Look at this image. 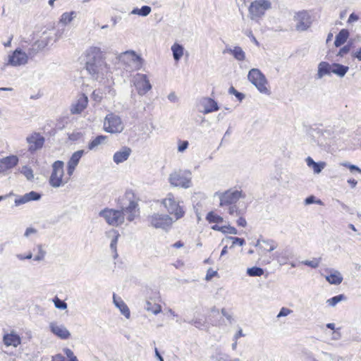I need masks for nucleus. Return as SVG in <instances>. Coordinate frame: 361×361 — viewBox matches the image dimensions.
<instances>
[{"instance_id": "f257e3e1", "label": "nucleus", "mask_w": 361, "mask_h": 361, "mask_svg": "<svg viewBox=\"0 0 361 361\" xmlns=\"http://www.w3.org/2000/svg\"><path fill=\"white\" fill-rule=\"evenodd\" d=\"M121 201L120 210L106 208L99 212V216L108 224L118 226L124 222L125 216L128 221H133L139 215L138 204L132 191H127Z\"/></svg>"}, {"instance_id": "f03ea898", "label": "nucleus", "mask_w": 361, "mask_h": 361, "mask_svg": "<svg viewBox=\"0 0 361 361\" xmlns=\"http://www.w3.org/2000/svg\"><path fill=\"white\" fill-rule=\"evenodd\" d=\"M85 68L93 80L102 79L109 72V67L102 56L100 48L91 47L87 50Z\"/></svg>"}, {"instance_id": "7ed1b4c3", "label": "nucleus", "mask_w": 361, "mask_h": 361, "mask_svg": "<svg viewBox=\"0 0 361 361\" xmlns=\"http://www.w3.org/2000/svg\"><path fill=\"white\" fill-rule=\"evenodd\" d=\"M247 79L260 93L266 95L271 94V91L267 87L268 81L259 69L252 68L248 73Z\"/></svg>"}, {"instance_id": "20e7f679", "label": "nucleus", "mask_w": 361, "mask_h": 361, "mask_svg": "<svg viewBox=\"0 0 361 361\" xmlns=\"http://www.w3.org/2000/svg\"><path fill=\"white\" fill-rule=\"evenodd\" d=\"M271 8V3L269 0H255L248 8L250 19L258 21Z\"/></svg>"}, {"instance_id": "39448f33", "label": "nucleus", "mask_w": 361, "mask_h": 361, "mask_svg": "<svg viewBox=\"0 0 361 361\" xmlns=\"http://www.w3.org/2000/svg\"><path fill=\"white\" fill-rule=\"evenodd\" d=\"M215 196H218L220 200V207L235 204L240 198H245V195L242 190L229 189L224 192H216Z\"/></svg>"}, {"instance_id": "423d86ee", "label": "nucleus", "mask_w": 361, "mask_h": 361, "mask_svg": "<svg viewBox=\"0 0 361 361\" xmlns=\"http://www.w3.org/2000/svg\"><path fill=\"white\" fill-rule=\"evenodd\" d=\"M169 180L175 187L188 188L191 186V172L188 170L174 171L170 174Z\"/></svg>"}, {"instance_id": "0eeeda50", "label": "nucleus", "mask_w": 361, "mask_h": 361, "mask_svg": "<svg viewBox=\"0 0 361 361\" xmlns=\"http://www.w3.org/2000/svg\"><path fill=\"white\" fill-rule=\"evenodd\" d=\"M104 129L109 133H120L124 129V125L120 116L114 114H109L104 121Z\"/></svg>"}, {"instance_id": "6e6552de", "label": "nucleus", "mask_w": 361, "mask_h": 361, "mask_svg": "<svg viewBox=\"0 0 361 361\" xmlns=\"http://www.w3.org/2000/svg\"><path fill=\"white\" fill-rule=\"evenodd\" d=\"M63 162L59 160L54 161L52 164V172L49 182L53 188H57L63 185Z\"/></svg>"}, {"instance_id": "1a4fd4ad", "label": "nucleus", "mask_w": 361, "mask_h": 361, "mask_svg": "<svg viewBox=\"0 0 361 361\" xmlns=\"http://www.w3.org/2000/svg\"><path fill=\"white\" fill-rule=\"evenodd\" d=\"M162 204L167 209L168 212L174 216L175 221L183 216L185 212L179 205V202L175 200L173 195L169 194L167 197L163 200Z\"/></svg>"}, {"instance_id": "9d476101", "label": "nucleus", "mask_w": 361, "mask_h": 361, "mask_svg": "<svg viewBox=\"0 0 361 361\" xmlns=\"http://www.w3.org/2000/svg\"><path fill=\"white\" fill-rule=\"evenodd\" d=\"M151 225L156 228L168 229L172 225L173 218L167 214L154 213L148 217Z\"/></svg>"}, {"instance_id": "9b49d317", "label": "nucleus", "mask_w": 361, "mask_h": 361, "mask_svg": "<svg viewBox=\"0 0 361 361\" xmlns=\"http://www.w3.org/2000/svg\"><path fill=\"white\" fill-rule=\"evenodd\" d=\"M293 20L295 22V30L298 32L306 31L312 25L311 17L305 11L296 13Z\"/></svg>"}, {"instance_id": "f8f14e48", "label": "nucleus", "mask_w": 361, "mask_h": 361, "mask_svg": "<svg viewBox=\"0 0 361 361\" xmlns=\"http://www.w3.org/2000/svg\"><path fill=\"white\" fill-rule=\"evenodd\" d=\"M119 60L130 66L134 69L138 70L142 67V59L133 51H128L122 53L119 56Z\"/></svg>"}, {"instance_id": "ddd939ff", "label": "nucleus", "mask_w": 361, "mask_h": 361, "mask_svg": "<svg viewBox=\"0 0 361 361\" xmlns=\"http://www.w3.org/2000/svg\"><path fill=\"white\" fill-rule=\"evenodd\" d=\"M134 85L140 95L145 94L152 89V85L147 75L137 73L133 78Z\"/></svg>"}, {"instance_id": "4468645a", "label": "nucleus", "mask_w": 361, "mask_h": 361, "mask_svg": "<svg viewBox=\"0 0 361 361\" xmlns=\"http://www.w3.org/2000/svg\"><path fill=\"white\" fill-rule=\"evenodd\" d=\"M28 61L26 52L23 51L21 49H16L12 54L8 56V65L12 66H19L25 65Z\"/></svg>"}, {"instance_id": "2eb2a0df", "label": "nucleus", "mask_w": 361, "mask_h": 361, "mask_svg": "<svg viewBox=\"0 0 361 361\" xmlns=\"http://www.w3.org/2000/svg\"><path fill=\"white\" fill-rule=\"evenodd\" d=\"M28 144V151L31 153L41 149L44 143V137L39 133H33L26 138Z\"/></svg>"}, {"instance_id": "dca6fc26", "label": "nucleus", "mask_w": 361, "mask_h": 361, "mask_svg": "<svg viewBox=\"0 0 361 361\" xmlns=\"http://www.w3.org/2000/svg\"><path fill=\"white\" fill-rule=\"evenodd\" d=\"M49 327L53 334L62 340L68 339L71 336V333L68 329L63 324L57 322H50Z\"/></svg>"}, {"instance_id": "f3484780", "label": "nucleus", "mask_w": 361, "mask_h": 361, "mask_svg": "<svg viewBox=\"0 0 361 361\" xmlns=\"http://www.w3.org/2000/svg\"><path fill=\"white\" fill-rule=\"evenodd\" d=\"M19 159L16 155H10L0 159V174L5 173L7 171L18 165Z\"/></svg>"}, {"instance_id": "a211bd4d", "label": "nucleus", "mask_w": 361, "mask_h": 361, "mask_svg": "<svg viewBox=\"0 0 361 361\" xmlns=\"http://www.w3.org/2000/svg\"><path fill=\"white\" fill-rule=\"evenodd\" d=\"M85 152L82 149L75 152L68 161L67 173L71 176Z\"/></svg>"}, {"instance_id": "6ab92c4d", "label": "nucleus", "mask_w": 361, "mask_h": 361, "mask_svg": "<svg viewBox=\"0 0 361 361\" xmlns=\"http://www.w3.org/2000/svg\"><path fill=\"white\" fill-rule=\"evenodd\" d=\"M131 153V148L127 146H123L120 149V150L114 153L113 160L116 164H121L128 160Z\"/></svg>"}, {"instance_id": "aec40b11", "label": "nucleus", "mask_w": 361, "mask_h": 361, "mask_svg": "<svg viewBox=\"0 0 361 361\" xmlns=\"http://www.w3.org/2000/svg\"><path fill=\"white\" fill-rule=\"evenodd\" d=\"M88 103L87 97L82 94L77 100V102L72 104L71 111L72 114H80L86 107Z\"/></svg>"}, {"instance_id": "412c9836", "label": "nucleus", "mask_w": 361, "mask_h": 361, "mask_svg": "<svg viewBox=\"0 0 361 361\" xmlns=\"http://www.w3.org/2000/svg\"><path fill=\"white\" fill-rule=\"evenodd\" d=\"M255 247H259V249H264L267 252H271L277 247V243L271 239H263L259 238L257 240Z\"/></svg>"}, {"instance_id": "4be33fe9", "label": "nucleus", "mask_w": 361, "mask_h": 361, "mask_svg": "<svg viewBox=\"0 0 361 361\" xmlns=\"http://www.w3.org/2000/svg\"><path fill=\"white\" fill-rule=\"evenodd\" d=\"M201 105L204 107L202 112L204 114H209L219 109L217 103L209 97L203 98L201 101Z\"/></svg>"}, {"instance_id": "5701e85b", "label": "nucleus", "mask_w": 361, "mask_h": 361, "mask_svg": "<svg viewBox=\"0 0 361 361\" xmlns=\"http://www.w3.org/2000/svg\"><path fill=\"white\" fill-rule=\"evenodd\" d=\"M47 45V42L43 40L37 41L31 45L27 50V59L33 58L40 50L43 49Z\"/></svg>"}, {"instance_id": "b1692460", "label": "nucleus", "mask_w": 361, "mask_h": 361, "mask_svg": "<svg viewBox=\"0 0 361 361\" xmlns=\"http://www.w3.org/2000/svg\"><path fill=\"white\" fill-rule=\"evenodd\" d=\"M107 236L111 238L110 249L114 252V258L116 259L118 257L116 245L118 237L120 236L118 231L111 229L106 233Z\"/></svg>"}, {"instance_id": "393cba45", "label": "nucleus", "mask_w": 361, "mask_h": 361, "mask_svg": "<svg viewBox=\"0 0 361 361\" xmlns=\"http://www.w3.org/2000/svg\"><path fill=\"white\" fill-rule=\"evenodd\" d=\"M224 54L228 53L233 56V57L240 61H244L245 59V53L243 49L238 46L234 47L233 49L226 47L224 51Z\"/></svg>"}, {"instance_id": "a878e982", "label": "nucleus", "mask_w": 361, "mask_h": 361, "mask_svg": "<svg viewBox=\"0 0 361 361\" xmlns=\"http://www.w3.org/2000/svg\"><path fill=\"white\" fill-rule=\"evenodd\" d=\"M332 73V65L328 62L322 61L318 65V71L317 78L318 79L322 78L325 75H330Z\"/></svg>"}, {"instance_id": "bb28decb", "label": "nucleus", "mask_w": 361, "mask_h": 361, "mask_svg": "<svg viewBox=\"0 0 361 361\" xmlns=\"http://www.w3.org/2000/svg\"><path fill=\"white\" fill-rule=\"evenodd\" d=\"M308 167L312 168L314 173H319L326 166L324 161L315 162L312 157H307L305 159Z\"/></svg>"}, {"instance_id": "cd10ccee", "label": "nucleus", "mask_w": 361, "mask_h": 361, "mask_svg": "<svg viewBox=\"0 0 361 361\" xmlns=\"http://www.w3.org/2000/svg\"><path fill=\"white\" fill-rule=\"evenodd\" d=\"M325 279L329 283L334 285H339L343 281V276L337 270H331L330 274L326 276Z\"/></svg>"}, {"instance_id": "c85d7f7f", "label": "nucleus", "mask_w": 361, "mask_h": 361, "mask_svg": "<svg viewBox=\"0 0 361 361\" xmlns=\"http://www.w3.org/2000/svg\"><path fill=\"white\" fill-rule=\"evenodd\" d=\"M4 343L7 346L17 347L20 343V337L14 334H8L4 336Z\"/></svg>"}, {"instance_id": "c756f323", "label": "nucleus", "mask_w": 361, "mask_h": 361, "mask_svg": "<svg viewBox=\"0 0 361 361\" xmlns=\"http://www.w3.org/2000/svg\"><path fill=\"white\" fill-rule=\"evenodd\" d=\"M349 37V32L346 29H342L336 36V39L334 41V45L336 47H341L343 44L348 39Z\"/></svg>"}, {"instance_id": "7c9ffc66", "label": "nucleus", "mask_w": 361, "mask_h": 361, "mask_svg": "<svg viewBox=\"0 0 361 361\" xmlns=\"http://www.w3.org/2000/svg\"><path fill=\"white\" fill-rule=\"evenodd\" d=\"M114 302L115 305L120 310L123 315H124L127 319L130 318V310L128 307L126 305V304L122 300H116L115 295H114Z\"/></svg>"}, {"instance_id": "2f4dec72", "label": "nucleus", "mask_w": 361, "mask_h": 361, "mask_svg": "<svg viewBox=\"0 0 361 361\" xmlns=\"http://www.w3.org/2000/svg\"><path fill=\"white\" fill-rule=\"evenodd\" d=\"M173 59L178 61L183 56L184 47L178 43H174L171 46Z\"/></svg>"}, {"instance_id": "473e14b6", "label": "nucleus", "mask_w": 361, "mask_h": 361, "mask_svg": "<svg viewBox=\"0 0 361 361\" xmlns=\"http://www.w3.org/2000/svg\"><path fill=\"white\" fill-rule=\"evenodd\" d=\"M348 69V66L337 63H332V73L341 78L343 77L346 74Z\"/></svg>"}, {"instance_id": "72a5a7b5", "label": "nucleus", "mask_w": 361, "mask_h": 361, "mask_svg": "<svg viewBox=\"0 0 361 361\" xmlns=\"http://www.w3.org/2000/svg\"><path fill=\"white\" fill-rule=\"evenodd\" d=\"M76 16H77L76 11H72L71 12H65L61 16V18L59 19V23L64 25H66L68 23H70L71 22H72V20L74 18H75Z\"/></svg>"}, {"instance_id": "f704fd0d", "label": "nucleus", "mask_w": 361, "mask_h": 361, "mask_svg": "<svg viewBox=\"0 0 361 361\" xmlns=\"http://www.w3.org/2000/svg\"><path fill=\"white\" fill-rule=\"evenodd\" d=\"M212 229L214 231H220L223 233H231V234H237L238 231L235 228L231 226H220L219 225H214L212 226Z\"/></svg>"}, {"instance_id": "c9c22d12", "label": "nucleus", "mask_w": 361, "mask_h": 361, "mask_svg": "<svg viewBox=\"0 0 361 361\" xmlns=\"http://www.w3.org/2000/svg\"><path fill=\"white\" fill-rule=\"evenodd\" d=\"M152 11V8L149 6H143L140 8H135L130 12L131 14L138 15L140 16H147Z\"/></svg>"}, {"instance_id": "e433bc0d", "label": "nucleus", "mask_w": 361, "mask_h": 361, "mask_svg": "<svg viewBox=\"0 0 361 361\" xmlns=\"http://www.w3.org/2000/svg\"><path fill=\"white\" fill-rule=\"evenodd\" d=\"M107 137L105 135H98L94 140H92L88 145V149L93 150L96 149L99 145L104 143L106 140Z\"/></svg>"}, {"instance_id": "4c0bfd02", "label": "nucleus", "mask_w": 361, "mask_h": 361, "mask_svg": "<svg viewBox=\"0 0 361 361\" xmlns=\"http://www.w3.org/2000/svg\"><path fill=\"white\" fill-rule=\"evenodd\" d=\"M247 274L250 276H261L264 274V269L258 267H252L247 269Z\"/></svg>"}, {"instance_id": "58836bf2", "label": "nucleus", "mask_w": 361, "mask_h": 361, "mask_svg": "<svg viewBox=\"0 0 361 361\" xmlns=\"http://www.w3.org/2000/svg\"><path fill=\"white\" fill-rule=\"evenodd\" d=\"M206 219L209 223H221L223 221V218L216 214L214 212H209L206 216Z\"/></svg>"}, {"instance_id": "ea45409f", "label": "nucleus", "mask_w": 361, "mask_h": 361, "mask_svg": "<svg viewBox=\"0 0 361 361\" xmlns=\"http://www.w3.org/2000/svg\"><path fill=\"white\" fill-rule=\"evenodd\" d=\"M145 310L148 312H152L154 314H157L161 312V307L159 305H152L149 301L146 302Z\"/></svg>"}, {"instance_id": "a19ab883", "label": "nucleus", "mask_w": 361, "mask_h": 361, "mask_svg": "<svg viewBox=\"0 0 361 361\" xmlns=\"http://www.w3.org/2000/svg\"><path fill=\"white\" fill-rule=\"evenodd\" d=\"M20 173H23L28 180H32L34 178L33 171L27 166H23L21 168Z\"/></svg>"}, {"instance_id": "79ce46f5", "label": "nucleus", "mask_w": 361, "mask_h": 361, "mask_svg": "<svg viewBox=\"0 0 361 361\" xmlns=\"http://www.w3.org/2000/svg\"><path fill=\"white\" fill-rule=\"evenodd\" d=\"M345 296L343 294L336 295L330 299L326 300V303L328 305L331 307L336 306L339 302L345 299Z\"/></svg>"}, {"instance_id": "37998d69", "label": "nucleus", "mask_w": 361, "mask_h": 361, "mask_svg": "<svg viewBox=\"0 0 361 361\" xmlns=\"http://www.w3.org/2000/svg\"><path fill=\"white\" fill-rule=\"evenodd\" d=\"M53 302H54V306L56 308H57L59 310H62L67 309V307H68L67 303L65 301L59 299L58 297H55L53 299Z\"/></svg>"}, {"instance_id": "c03bdc74", "label": "nucleus", "mask_w": 361, "mask_h": 361, "mask_svg": "<svg viewBox=\"0 0 361 361\" xmlns=\"http://www.w3.org/2000/svg\"><path fill=\"white\" fill-rule=\"evenodd\" d=\"M321 258H314L312 260H304L302 261V264L309 266L312 268H317L318 267L319 262H320Z\"/></svg>"}, {"instance_id": "a18cd8bd", "label": "nucleus", "mask_w": 361, "mask_h": 361, "mask_svg": "<svg viewBox=\"0 0 361 361\" xmlns=\"http://www.w3.org/2000/svg\"><path fill=\"white\" fill-rule=\"evenodd\" d=\"M38 253L34 257L35 261H42L46 255V252L43 250L42 245H37Z\"/></svg>"}, {"instance_id": "49530a36", "label": "nucleus", "mask_w": 361, "mask_h": 361, "mask_svg": "<svg viewBox=\"0 0 361 361\" xmlns=\"http://www.w3.org/2000/svg\"><path fill=\"white\" fill-rule=\"evenodd\" d=\"M228 92L230 94H234L240 102H241L245 98V95L243 93L238 92L233 87H231L228 89Z\"/></svg>"}, {"instance_id": "de8ad7c7", "label": "nucleus", "mask_w": 361, "mask_h": 361, "mask_svg": "<svg viewBox=\"0 0 361 361\" xmlns=\"http://www.w3.org/2000/svg\"><path fill=\"white\" fill-rule=\"evenodd\" d=\"M305 204H313V203H316L319 205L323 204V202H322L321 200H316L315 197L313 195H310V196L307 197L305 200Z\"/></svg>"}, {"instance_id": "09e8293b", "label": "nucleus", "mask_w": 361, "mask_h": 361, "mask_svg": "<svg viewBox=\"0 0 361 361\" xmlns=\"http://www.w3.org/2000/svg\"><path fill=\"white\" fill-rule=\"evenodd\" d=\"M227 239L232 240V246L235 245L243 246L245 243V241L243 238H240L238 237H228Z\"/></svg>"}, {"instance_id": "8fccbe9b", "label": "nucleus", "mask_w": 361, "mask_h": 361, "mask_svg": "<svg viewBox=\"0 0 361 361\" xmlns=\"http://www.w3.org/2000/svg\"><path fill=\"white\" fill-rule=\"evenodd\" d=\"M29 202L32 200H39L41 198V195L37 192L31 191L26 193Z\"/></svg>"}, {"instance_id": "3c124183", "label": "nucleus", "mask_w": 361, "mask_h": 361, "mask_svg": "<svg viewBox=\"0 0 361 361\" xmlns=\"http://www.w3.org/2000/svg\"><path fill=\"white\" fill-rule=\"evenodd\" d=\"M28 202H29L28 198H27L26 194H25L24 195L19 197L15 200V205L19 206L20 204H25Z\"/></svg>"}, {"instance_id": "603ef678", "label": "nucleus", "mask_w": 361, "mask_h": 361, "mask_svg": "<svg viewBox=\"0 0 361 361\" xmlns=\"http://www.w3.org/2000/svg\"><path fill=\"white\" fill-rule=\"evenodd\" d=\"M217 275V271L213 270L212 268L208 269L205 276L206 281H210L214 276Z\"/></svg>"}, {"instance_id": "864d4df0", "label": "nucleus", "mask_w": 361, "mask_h": 361, "mask_svg": "<svg viewBox=\"0 0 361 361\" xmlns=\"http://www.w3.org/2000/svg\"><path fill=\"white\" fill-rule=\"evenodd\" d=\"M292 312V310L288 309V308H286V307H282L281 310H280V312H279L278 315H277V317L279 318V317H286V316H288V314H290V313Z\"/></svg>"}, {"instance_id": "5fc2aeb1", "label": "nucleus", "mask_w": 361, "mask_h": 361, "mask_svg": "<svg viewBox=\"0 0 361 361\" xmlns=\"http://www.w3.org/2000/svg\"><path fill=\"white\" fill-rule=\"evenodd\" d=\"M189 143L188 141H180L178 147V151L180 152H184L188 147Z\"/></svg>"}, {"instance_id": "6e6d98bb", "label": "nucleus", "mask_w": 361, "mask_h": 361, "mask_svg": "<svg viewBox=\"0 0 361 361\" xmlns=\"http://www.w3.org/2000/svg\"><path fill=\"white\" fill-rule=\"evenodd\" d=\"M227 207H228V213H229V214H231V215H233V214L238 215V207H237L236 204H235L228 205Z\"/></svg>"}, {"instance_id": "4d7b16f0", "label": "nucleus", "mask_w": 361, "mask_h": 361, "mask_svg": "<svg viewBox=\"0 0 361 361\" xmlns=\"http://www.w3.org/2000/svg\"><path fill=\"white\" fill-rule=\"evenodd\" d=\"M215 361H240L238 358L231 359L227 355H223L216 357Z\"/></svg>"}, {"instance_id": "13d9d810", "label": "nucleus", "mask_w": 361, "mask_h": 361, "mask_svg": "<svg viewBox=\"0 0 361 361\" xmlns=\"http://www.w3.org/2000/svg\"><path fill=\"white\" fill-rule=\"evenodd\" d=\"M350 50V45L347 44L344 47H343L338 52V56H343L345 54H348Z\"/></svg>"}, {"instance_id": "bf43d9fd", "label": "nucleus", "mask_w": 361, "mask_h": 361, "mask_svg": "<svg viewBox=\"0 0 361 361\" xmlns=\"http://www.w3.org/2000/svg\"><path fill=\"white\" fill-rule=\"evenodd\" d=\"M336 202L341 207V208L345 210L346 212H348L350 214H352L350 208L343 203V202L340 201L339 200H336Z\"/></svg>"}, {"instance_id": "052dcab7", "label": "nucleus", "mask_w": 361, "mask_h": 361, "mask_svg": "<svg viewBox=\"0 0 361 361\" xmlns=\"http://www.w3.org/2000/svg\"><path fill=\"white\" fill-rule=\"evenodd\" d=\"M246 35L247 37L250 38L252 42H254L257 46H259V44L258 41L256 39L255 37L253 35L252 32L251 30H249L246 32Z\"/></svg>"}, {"instance_id": "680f3d73", "label": "nucleus", "mask_w": 361, "mask_h": 361, "mask_svg": "<svg viewBox=\"0 0 361 361\" xmlns=\"http://www.w3.org/2000/svg\"><path fill=\"white\" fill-rule=\"evenodd\" d=\"M358 19H359L358 16L357 14H355V13H352L348 18V23H352L353 22L358 20Z\"/></svg>"}, {"instance_id": "e2e57ef3", "label": "nucleus", "mask_w": 361, "mask_h": 361, "mask_svg": "<svg viewBox=\"0 0 361 361\" xmlns=\"http://www.w3.org/2000/svg\"><path fill=\"white\" fill-rule=\"evenodd\" d=\"M338 329H337V330H335L332 334L331 338L334 341L339 340L341 338V334L340 331H338Z\"/></svg>"}, {"instance_id": "0e129e2a", "label": "nucleus", "mask_w": 361, "mask_h": 361, "mask_svg": "<svg viewBox=\"0 0 361 361\" xmlns=\"http://www.w3.org/2000/svg\"><path fill=\"white\" fill-rule=\"evenodd\" d=\"M237 224L239 226L245 227L247 225V221H246L245 219H244L243 217H240L237 220Z\"/></svg>"}, {"instance_id": "69168bd1", "label": "nucleus", "mask_w": 361, "mask_h": 361, "mask_svg": "<svg viewBox=\"0 0 361 361\" xmlns=\"http://www.w3.org/2000/svg\"><path fill=\"white\" fill-rule=\"evenodd\" d=\"M36 232H37L36 229H35V228H33L30 227V228H27L26 229V231H25V232L24 235H25V237H28L30 235H31V234H34V233H35Z\"/></svg>"}, {"instance_id": "338daca9", "label": "nucleus", "mask_w": 361, "mask_h": 361, "mask_svg": "<svg viewBox=\"0 0 361 361\" xmlns=\"http://www.w3.org/2000/svg\"><path fill=\"white\" fill-rule=\"evenodd\" d=\"M348 169L351 172L357 171L360 173H361V169H360L357 166L351 164L350 166H348Z\"/></svg>"}, {"instance_id": "774afa93", "label": "nucleus", "mask_w": 361, "mask_h": 361, "mask_svg": "<svg viewBox=\"0 0 361 361\" xmlns=\"http://www.w3.org/2000/svg\"><path fill=\"white\" fill-rule=\"evenodd\" d=\"M353 56L361 61V48L358 51L353 53Z\"/></svg>"}]
</instances>
